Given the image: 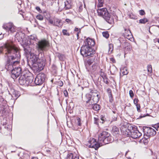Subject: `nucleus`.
<instances>
[{"label":"nucleus","mask_w":159,"mask_h":159,"mask_svg":"<svg viewBox=\"0 0 159 159\" xmlns=\"http://www.w3.org/2000/svg\"><path fill=\"white\" fill-rule=\"evenodd\" d=\"M5 57H7L5 68L8 71H11V76L16 79L21 73V69L15 67L20 63V55L18 48L12 42H7L4 44Z\"/></svg>","instance_id":"f257e3e1"},{"label":"nucleus","mask_w":159,"mask_h":159,"mask_svg":"<svg viewBox=\"0 0 159 159\" xmlns=\"http://www.w3.org/2000/svg\"><path fill=\"white\" fill-rule=\"evenodd\" d=\"M22 45L26 56L30 57L34 70L39 72L42 70L46 61L44 52L48 49L49 46L48 42L46 40H42L38 42L37 44V49L39 52L38 56L31 52V50L28 43H24Z\"/></svg>","instance_id":"f03ea898"},{"label":"nucleus","mask_w":159,"mask_h":159,"mask_svg":"<svg viewBox=\"0 0 159 159\" xmlns=\"http://www.w3.org/2000/svg\"><path fill=\"white\" fill-rule=\"evenodd\" d=\"M95 51L92 48L83 45L81 48L80 53L84 57H86L94 54Z\"/></svg>","instance_id":"7ed1b4c3"},{"label":"nucleus","mask_w":159,"mask_h":159,"mask_svg":"<svg viewBox=\"0 0 159 159\" xmlns=\"http://www.w3.org/2000/svg\"><path fill=\"white\" fill-rule=\"evenodd\" d=\"M144 138H149L150 136H153L156 134L155 130L151 127H146L144 129Z\"/></svg>","instance_id":"20e7f679"},{"label":"nucleus","mask_w":159,"mask_h":159,"mask_svg":"<svg viewBox=\"0 0 159 159\" xmlns=\"http://www.w3.org/2000/svg\"><path fill=\"white\" fill-rule=\"evenodd\" d=\"M46 76L43 73H40L36 76L34 80L35 84L37 85H40L45 81Z\"/></svg>","instance_id":"39448f33"},{"label":"nucleus","mask_w":159,"mask_h":159,"mask_svg":"<svg viewBox=\"0 0 159 159\" xmlns=\"http://www.w3.org/2000/svg\"><path fill=\"white\" fill-rule=\"evenodd\" d=\"M3 28L8 33H13L16 31V27L12 23H8L4 24Z\"/></svg>","instance_id":"423d86ee"},{"label":"nucleus","mask_w":159,"mask_h":159,"mask_svg":"<svg viewBox=\"0 0 159 159\" xmlns=\"http://www.w3.org/2000/svg\"><path fill=\"white\" fill-rule=\"evenodd\" d=\"M87 146L89 148H94L95 150L97 149L101 146V143L99 142L97 143L94 139H90L88 143L87 144Z\"/></svg>","instance_id":"0eeeda50"},{"label":"nucleus","mask_w":159,"mask_h":159,"mask_svg":"<svg viewBox=\"0 0 159 159\" xmlns=\"http://www.w3.org/2000/svg\"><path fill=\"white\" fill-rule=\"evenodd\" d=\"M109 136V133L106 131H103L99 135L98 138V142L101 143V146L103 145L102 142L103 141L104 139H105L106 137Z\"/></svg>","instance_id":"6e6552de"},{"label":"nucleus","mask_w":159,"mask_h":159,"mask_svg":"<svg viewBox=\"0 0 159 159\" xmlns=\"http://www.w3.org/2000/svg\"><path fill=\"white\" fill-rule=\"evenodd\" d=\"M97 12L99 16L102 17L104 19L109 15V14L106 8H98Z\"/></svg>","instance_id":"1a4fd4ad"},{"label":"nucleus","mask_w":159,"mask_h":159,"mask_svg":"<svg viewBox=\"0 0 159 159\" xmlns=\"http://www.w3.org/2000/svg\"><path fill=\"white\" fill-rule=\"evenodd\" d=\"M95 45V42L94 40L89 38H87L84 41V46L92 48Z\"/></svg>","instance_id":"9d476101"},{"label":"nucleus","mask_w":159,"mask_h":159,"mask_svg":"<svg viewBox=\"0 0 159 159\" xmlns=\"http://www.w3.org/2000/svg\"><path fill=\"white\" fill-rule=\"evenodd\" d=\"M130 135L132 138L137 139L139 138L141 136L142 133L136 129H132L130 131Z\"/></svg>","instance_id":"9b49d317"},{"label":"nucleus","mask_w":159,"mask_h":159,"mask_svg":"<svg viewBox=\"0 0 159 159\" xmlns=\"http://www.w3.org/2000/svg\"><path fill=\"white\" fill-rule=\"evenodd\" d=\"M117 44L118 47L125 48L126 46H127L129 44L127 42H125V40H123V38H120L118 39L116 42Z\"/></svg>","instance_id":"f8f14e48"},{"label":"nucleus","mask_w":159,"mask_h":159,"mask_svg":"<svg viewBox=\"0 0 159 159\" xmlns=\"http://www.w3.org/2000/svg\"><path fill=\"white\" fill-rule=\"evenodd\" d=\"M125 109L126 111V113L129 115V116H131L134 115V108L133 107H126Z\"/></svg>","instance_id":"ddd939ff"},{"label":"nucleus","mask_w":159,"mask_h":159,"mask_svg":"<svg viewBox=\"0 0 159 159\" xmlns=\"http://www.w3.org/2000/svg\"><path fill=\"white\" fill-rule=\"evenodd\" d=\"M26 75H23L20 76L19 79V83L21 85L26 86Z\"/></svg>","instance_id":"4468645a"},{"label":"nucleus","mask_w":159,"mask_h":159,"mask_svg":"<svg viewBox=\"0 0 159 159\" xmlns=\"http://www.w3.org/2000/svg\"><path fill=\"white\" fill-rule=\"evenodd\" d=\"M108 137H106L105 139H104L103 141L102 142L103 145L105 144H107L109 142H111L113 141V139L112 138L110 134H109V136H108Z\"/></svg>","instance_id":"2eb2a0df"},{"label":"nucleus","mask_w":159,"mask_h":159,"mask_svg":"<svg viewBox=\"0 0 159 159\" xmlns=\"http://www.w3.org/2000/svg\"><path fill=\"white\" fill-rule=\"evenodd\" d=\"M104 19L108 22L109 23L111 24H113L114 23V19L112 16H110V14H109V15L107 16Z\"/></svg>","instance_id":"dca6fc26"},{"label":"nucleus","mask_w":159,"mask_h":159,"mask_svg":"<svg viewBox=\"0 0 159 159\" xmlns=\"http://www.w3.org/2000/svg\"><path fill=\"white\" fill-rule=\"evenodd\" d=\"M44 15L50 24H52L53 23V20L51 19V15L48 12L45 11L44 12Z\"/></svg>","instance_id":"f3484780"},{"label":"nucleus","mask_w":159,"mask_h":159,"mask_svg":"<svg viewBox=\"0 0 159 159\" xmlns=\"http://www.w3.org/2000/svg\"><path fill=\"white\" fill-rule=\"evenodd\" d=\"M33 77L32 76H26V86L30 85L33 82Z\"/></svg>","instance_id":"a211bd4d"},{"label":"nucleus","mask_w":159,"mask_h":159,"mask_svg":"<svg viewBox=\"0 0 159 159\" xmlns=\"http://www.w3.org/2000/svg\"><path fill=\"white\" fill-rule=\"evenodd\" d=\"M71 0H66V1L64 2L65 7L64 9L65 10L69 9L71 8Z\"/></svg>","instance_id":"6ab92c4d"},{"label":"nucleus","mask_w":159,"mask_h":159,"mask_svg":"<svg viewBox=\"0 0 159 159\" xmlns=\"http://www.w3.org/2000/svg\"><path fill=\"white\" fill-rule=\"evenodd\" d=\"M66 159H79V157L76 156L75 154L70 153L67 154Z\"/></svg>","instance_id":"aec40b11"},{"label":"nucleus","mask_w":159,"mask_h":159,"mask_svg":"<svg viewBox=\"0 0 159 159\" xmlns=\"http://www.w3.org/2000/svg\"><path fill=\"white\" fill-rule=\"evenodd\" d=\"M61 20L58 19H55L53 20V23L51 24L55 26H59L60 25Z\"/></svg>","instance_id":"412c9836"},{"label":"nucleus","mask_w":159,"mask_h":159,"mask_svg":"<svg viewBox=\"0 0 159 159\" xmlns=\"http://www.w3.org/2000/svg\"><path fill=\"white\" fill-rule=\"evenodd\" d=\"M97 59H95L94 58V57H92L91 58H89L88 60L87 61V63H86V65H87V64L89 65V66L91 65L93 62H95V60H96Z\"/></svg>","instance_id":"4be33fe9"},{"label":"nucleus","mask_w":159,"mask_h":159,"mask_svg":"<svg viewBox=\"0 0 159 159\" xmlns=\"http://www.w3.org/2000/svg\"><path fill=\"white\" fill-rule=\"evenodd\" d=\"M97 102H95V103H94L93 104H92V108L96 111H98L100 109V106L98 104H96Z\"/></svg>","instance_id":"5701e85b"},{"label":"nucleus","mask_w":159,"mask_h":159,"mask_svg":"<svg viewBox=\"0 0 159 159\" xmlns=\"http://www.w3.org/2000/svg\"><path fill=\"white\" fill-rule=\"evenodd\" d=\"M91 95L89 93H87L85 97L84 101L88 103L91 99Z\"/></svg>","instance_id":"b1692460"},{"label":"nucleus","mask_w":159,"mask_h":159,"mask_svg":"<svg viewBox=\"0 0 159 159\" xmlns=\"http://www.w3.org/2000/svg\"><path fill=\"white\" fill-rule=\"evenodd\" d=\"M119 132V129L116 126H113L112 129V133L114 135L118 134Z\"/></svg>","instance_id":"393cba45"},{"label":"nucleus","mask_w":159,"mask_h":159,"mask_svg":"<svg viewBox=\"0 0 159 159\" xmlns=\"http://www.w3.org/2000/svg\"><path fill=\"white\" fill-rule=\"evenodd\" d=\"M125 31L126 32L124 34V36L128 38V37L130 36L131 33L129 30H127L126 29H125Z\"/></svg>","instance_id":"a878e982"},{"label":"nucleus","mask_w":159,"mask_h":159,"mask_svg":"<svg viewBox=\"0 0 159 159\" xmlns=\"http://www.w3.org/2000/svg\"><path fill=\"white\" fill-rule=\"evenodd\" d=\"M20 94L18 92L16 91H14L13 92V94L12 95V97H16V99L18 98L20 96Z\"/></svg>","instance_id":"bb28decb"},{"label":"nucleus","mask_w":159,"mask_h":159,"mask_svg":"<svg viewBox=\"0 0 159 159\" xmlns=\"http://www.w3.org/2000/svg\"><path fill=\"white\" fill-rule=\"evenodd\" d=\"M97 62H94V63L91 66V67L90 68L91 71H94L97 68Z\"/></svg>","instance_id":"cd10ccee"},{"label":"nucleus","mask_w":159,"mask_h":159,"mask_svg":"<svg viewBox=\"0 0 159 159\" xmlns=\"http://www.w3.org/2000/svg\"><path fill=\"white\" fill-rule=\"evenodd\" d=\"M98 0V7H100L103 6L104 0Z\"/></svg>","instance_id":"c85d7f7f"},{"label":"nucleus","mask_w":159,"mask_h":159,"mask_svg":"<svg viewBox=\"0 0 159 159\" xmlns=\"http://www.w3.org/2000/svg\"><path fill=\"white\" fill-rule=\"evenodd\" d=\"M121 71L123 75H126L128 73L127 68L126 67H124L122 70H121Z\"/></svg>","instance_id":"c756f323"},{"label":"nucleus","mask_w":159,"mask_h":159,"mask_svg":"<svg viewBox=\"0 0 159 159\" xmlns=\"http://www.w3.org/2000/svg\"><path fill=\"white\" fill-rule=\"evenodd\" d=\"M113 49V45L112 44H109L108 52L109 53H111Z\"/></svg>","instance_id":"7c9ffc66"},{"label":"nucleus","mask_w":159,"mask_h":159,"mask_svg":"<svg viewBox=\"0 0 159 159\" xmlns=\"http://www.w3.org/2000/svg\"><path fill=\"white\" fill-rule=\"evenodd\" d=\"M99 98L100 97L99 96L98 94L97 93H96V96L95 97V98H94L93 99L95 102H97L99 101Z\"/></svg>","instance_id":"2f4dec72"},{"label":"nucleus","mask_w":159,"mask_h":159,"mask_svg":"<svg viewBox=\"0 0 159 159\" xmlns=\"http://www.w3.org/2000/svg\"><path fill=\"white\" fill-rule=\"evenodd\" d=\"M148 20L147 18H144L140 19L139 20V23L141 24H145L148 21Z\"/></svg>","instance_id":"473e14b6"},{"label":"nucleus","mask_w":159,"mask_h":159,"mask_svg":"<svg viewBox=\"0 0 159 159\" xmlns=\"http://www.w3.org/2000/svg\"><path fill=\"white\" fill-rule=\"evenodd\" d=\"M102 35L106 39L108 38L109 34L108 31H106L102 32Z\"/></svg>","instance_id":"72a5a7b5"},{"label":"nucleus","mask_w":159,"mask_h":159,"mask_svg":"<svg viewBox=\"0 0 159 159\" xmlns=\"http://www.w3.org/2000/svg\"><path fill=\"white\" fill-rule=\"evenodd\" d=\"M110 72L111 73L114 72L115 71H116V68L114 66H113L110 67Z\"/></svg>","instance_id":"f704fd0d"},{"label":"nucleus","mask_w":159,"mask_h":159,"mask_svg":"<svg viewBox=\"0 0 159 159\" xmlns=\"http://www.w3.org/2000/svg\"><path fill=\"white\" fill-rule=\"evenodd\" d=\"M76 122L78 125L79 126H81V120L79 117H77L76 118Z\"/></svg>","instance_id":"c9c22d12"},{"label":"nucleus","mask_w":159,"mask_h":159,"mask_svg":"<svg viewBox=\"0 0 159 159\" xmlns=\"http://www.w3.org/2000/svg\"><path fill=\"white\" fill-rule=\"evenodd\" d=\"M148 71L151 73L152 72V68L151 65H149L147 66Z\"/></svg>","instance_id":"e433bc0d"},{"label":"nucleus","mask_w":159,"mask_h":159,"mask_svg":"<svg viewBox=\"0 0 159 159\" xmlns=\"http://www.w3.org/2000/svg\"><path fill=\"white\" fill-rule=\"evenodd\" d=\"M57 57H58L60 60H63L64 56L62 54L58 53L57 54Z\"/></svg>","instance_id":"4c0bfd02"},{"label":"nucleus","mask_w":159,"mask_h":159,"mask_svg":"<svg viewBox=\"0 0 159 159\" xmlns=\"http://www.w3.org/2000/svg\"><path fill=\"white\" fill-rule=\"evenodd\" d=\"M62 32L63 34L65 35L69 36L70 35L69 33L67 32V30H63L62 31Z\"/></svg>","instance_id":"58836bf2"},{"label":"nucleus","mask_w":159,"mask_h":159,"mask_svg":"<svg viewBox=\"0 0 159 159\" xmlns=\"http://www.w3.org/2000/svg\"><path fill=\"white\" fill-rule=\"evenodd\" d=\"M36 18L37 19L40 20H43V16L40 14H39L37 15L36 16Z\"/></svg>","instance_id":"ea45409f"},{"label":"nucleus","mask_w":159,"mask_h":159,"mask_svg":"<svg viewBox=\"0 0 159 159\" xmlns=\"http://www.w3.org/2000/svg\"><path fill=\"white\" fill-rule=\"evenodd\" d=\"M153 127L156 129L157 130H159V123L154 125Z\"/></svg>","instance_id":"a19ab883"},{"label":"nucleus","mask_w":159,"mask_h":159,"mask_svg":"<svg viewBox=\"0 0 159 159\" xmlns=\"http://www.w3.org/2000/svg\"><path fill=\"white\" fill-rule=\"evenodd\" d=\"M103 80L104 82L107 84H109V82L108 81V80L107 77H105L104 78H103Z\"/></svg>","instance_id":"79ce46f5"},{"label":"nucleus","mask_w":159,"mask_h":159,"mask_svg":"<svg viewBox=\"0 0 159 159\" xmlns=\"http://www.w3.org/2000/svg\"><path fill=\"white\" fill-rule=\"evenodd\" d=\"M129 16L130 18L135 19L136 18V16L134 15L132 13L130 14Z\"/></svg>","instance_id":"37998d69"},{"label":"nucleus","mask_w":159,"mask_h":159,"mask_svg":"<svg viewBox=\"0 0 159 159\" xmlns=\"http://www.w3.org/2000/svg\"><path fill=\"white\" fill-rule=\"evenodd\" d=\"M29 39L31 40H34L35 39L36 37L34 35H30L29 38Z\"/></svg>","instance_id":"c03bdc74"},{"label":"nucleus","mask_w":159,"mask_h":159,"mask_svg":"<svg viewBox=\"0 0 159 159\" xmlns=\"http://www.w3.org/2000/svg\"><path fill=\"white\" fill-rule=\"evenodd\" d=\"M66 21L69 24H72L73 23V22L71 20L68 19H66Z\"/></svg>","instance_id":"a18cd8bd"},{"label":"nucleus","mask_w":159,"mask_h":159,"mask_svg":"<svg viewBox=\"0 0 159 159\" xmlns=\"http://www.w3.org/2000/svg\"><path fill=\"white\" fill-rule=\"evenodd\" d=\"M139 13L140 15L143 16L145 14V13L143 10H140L139 11Z\"/></svg>","instance_id":"49530a36"},{"label":"nucleus","mask_w":159,"mask_h":159,"mask_svg":"<svg viewBox=\"0 0 159 159\" xmlns=\"http://www.w3.org/2000/svg\"><path fill=\"white\" fill-rule=\"evenodd\" d=\"M100 76L102 77V78H104L106 76V75L104 72H102L100 73Z\"/></svg>","instance_id":"de8ad7c7"},{"label":"nucleus","mask_w":159,"mask_h":159,"mask_svg":"<svg viewBox=\"0 0 159 159\" xmlns=\"http://www.w3.org/2000/svg\"><path fill=\"white\" fill-rule=\"evenodd\" d=\"M129 94L130 97L132 98L134 96V93L132 90H130L129 91Z\"/></svg>","instance_id":"09e8293b"},{"label":"nucleus","mask_w":159,"mask_h":159,"mask_svg":"<svg viewBox=\"0 0 159 159\" xmlns=\"http://www.w3.org/2000/svg\"><path fill=\"white\" fill-rule=\"evenodd\" d=\"M139 101V100L138 99V98H135L134 99V103L135 105H137V104H138V102Z\"/></svg>","instance_id":"8fccbe9b"},{"label":"nucleus","mask_w":159,"mask_h":159,"mask_svg":"<svg viewBox=\"0 0 159 159\" xmlns=\"http://www.w3.org/2000/svg\"><path fill=\"white\" fill-rule=\"evenodd\" d=\"M100 117V119L102 121V123H103L105 120V118L102 116H101Z\"/></svg>","instance_id":"3c124183"},{"label":"nucleus","mask_w":159,"mask_h":159,"mask_svg":"<svg viewBox=\"0 0 159 159\" xmlns=\"http://www.w3.org/2000/svg\"><path fill=\"white\" fill-rule=\"evenodd\" d=\"M136 107V108H137V110L138 112H139L140 111V105L137 104L135 105Z\"/></svg>","instance_id":"603ef678"},{"label":"nucleus","mask_w":159,"mask_h":159,"mask_svg":"<svg viewBox=\"0 0 159 159\" xmlns=\"http://www.w3.org/2000/svg\"><path fill=\"white\" fill-rule=\"evenodd\" d=\"M149 140V138L146 139V138H144V137L143 141L144 142V143H147L148 142Z\"/></svg>","instance_id":"864d4df0"},{"label":"nucleus","mask_w":159,"mask_h":159,"mask_svg":"<svg viewBox=\"0 0 159 159\" xmlns=\"http://www.w3.org/2000/svg\"><path fill=\"white\" fill-rule=\"evenodd\" d=\"M36 9L39 12L41 13L42 12V11L39 7H36Z\"/></svg>","instance_id":"5fc2aeb1"},{"label":"nucleus","mask_w":159,"mask_h":159,"mask_svg":"<svg viewBox=\"0 0 159 159\" xmlns=\"http://www.w3.org/2000/svg\"><path fill=\"white\" fill-rule=\"evenodd\" d=\"M64 94L65 96L66 97H67L68 96V92H67V91L66 90L64 91Z\"/></svg>","instance_id":"6e6d98bb"},{"label":"nucleus","mask_w":159,"mask_h":159,"mask_svg":"<svg viewBox=\"0 0 159 159\" xmlns=\"http://www.w3.org/2000/svg\"><path fill=\"white\" fill-rule=\"evenodd\" d=\"M110 61L112 62V63H115L116 61L115 59L113 58H111L110 59Z\"/></svg>","instance_id":"4d7b16f0"},{"label":"nucleus","mask_w":159,"mask_h":159,"mask_svg":"<svg viewBox=\"0 0 159 159\" xmlns=\"http://www.w3.org/2000/svg\"><path fill=\"white\" fill-rule=\"evenodd\" d=\"M107 91L108 93H111V89L109 88H108L107 89Z\"/></svg>","instance_id":"13d9d810"},{"label":"nucleus","mask_w":159,"mask_h":159,"mask_svg":"<svg viewBox=\"0 0 159 159\" xmlns=\"http://www.w3.org/2000/svg\"><path fill=\"white\" fill-rule=\"evenodd\" d=\"M113 119L111 120V121H115L117 120V117L116 116H114V118H113Z\"/></svg>","instance_id":"bf43d9fd"},{"label":"nucleus","mask_w":159,"mask_h":159,"mask_svg":"<svg viewBox=\"0 0 159 159\" xmlns=\"http://www.w3.org/2000/svg\"><path fill=\"white\" fill-rule=\"evenodd\" d=\"M79 30V29L77 28H75L74 30L75 31H78Z\"/></svg>","instance_id":"052dcab7"},{"label":"nucleus","mask_w":159,"mask_h":159,"mask_svg":"<svg viewBox=\"0 0 159 159\" xmlns=\"http://www.w3.org/2000/svg\"><path fill=\"white\" fill-rule=\"evenodd\" d=\"M17 3L20 5L21 3V2L20 1L18 0L17 1Z\"/></svg>","instance_id":"680f3d73"},{"label":"nucleus","mask_w":159,"mask_h":159,"mask_svg":"<svg viewBox=\"0 0 159 159\" xmlns=\"http://www.w3.org/2000/svg\"><path fill=\"white\" fill-rule=\"evenodd\" d=\"M109 94V97H111L112 96V94H111V93H108Z\"/></svg>","instance_id":"e2e57ef3"},{"label":"nucleus","mask_w":159,"mask_h":159,"mask_svg":"<svg viewBox=\"0 0 159 159\" xmlns=\"http://www.w3.org/2000/svg\"><path fill=\"white\" fill-rule=\"evenodd\" d=\"M94 120H95V122H94V123H95V124H97V122H96V119H96V118L95 117H94Z\"/></svg>","instance_id":"0e129e2a"},{"label":"nucleus","mask_w":159,"mask_h":159,"mask_svg":"<svg viewBox=\"0 0 159 159\" xmlns=\"http://www.w3.org/2000/svg\"><path fill=\"white\" fill-rule=\"evenodd\" d=\"M112 112L114 114H116V111H112Z\"/></svg>","instance_id":"69168bd1"},{"label":"nucleus","mask_w":159,"mask_h":159,"mask_svg":"<svg viewBox=\"0 0 159 159\" xmlns=\"http://www.w3.org/2000/svg\"><path fill=\"white\" fill-rule=\"evenodd\" d=\"M102 72H104L103 70L102 69H101L100 70V73H102Z\"/></svg>","instance_id":"338daca9"},{"label":"nucleus","mask_w":159,"mask_h":159,"mask_svg":"<svg viewBox=\"0 0 159 159\" xmlns=\"http://www.w3.org/2000/svg\"><path fill=\"white\" fill-rule=\"evenodd\" d=\"M150 151L151 152V155L152 154H153V152L151 150H150Z\"/></svg>","instance_id":"774afa93"}]
</instances>
